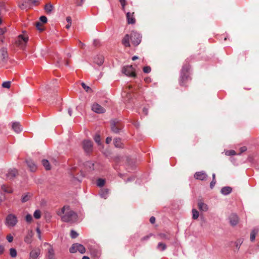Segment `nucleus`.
<instances>
[{"label": "nucleus", "instance_id": "7ed1b4c3", "mask_svg": "<svg viewBox=\"0 0 259 259\" xmlns=\"http://www.w3.org/2000/svg\"><path fill=\"white\" fill-rule=\"evenodd\" d=\"M28 40V37L27 35L20 34L18 36L15 43L17 46L23 49L25 47Z\"/></svg>", "mask_w": 259, "mask_h": 259}, {"label": "nucleus", "instance_id": "0eeeda50", "mask_svg": "<svg viewBox=\"0 0 259 259\" xmlns=\"http://www.w3.org/2000/svg\"><path fill=\"white\" fill-rule=\"evenodd\" d=\"M122 72L126 76L136 77L135 70L132 65L124 66L122 69Z\"/></svg>", "mask_w": 259, "mask_h": 259}, {"label": "nucleus", "instance_id": "4468645a", "mask_svg": "<svg viewBox=\"0 0 259 259\" xmlns=\"http://www.w3.org/2000/svg\"><path fill=\"white\" fill-rule=\"evenodd\" d=\"M130 40H131V35L127 34L122 39L121 44L125 47H130Z\"/></svg>", "mask_w": 259, "mask_h": 259}, {"label": "nucleus", "instance_id": "6ab92c4d", "mask_svg": "<svg viewBox=\"0 0 259 259\" xmlns=\"http://www.w3.org/2000/svg\"><path fill=\"white\" fill-rule=\"evenodd\" d=\"M230 224L234 226L236 225L238 223V218L235 214H232L229 217Z\"/></svg>", "mask_w": 259, "mask_h": 259}, {"label": "nucleus", "instance_id": "58836bf2", "mask_svg": "<svg viewBox=\"0 0 259 259\" xmlns=\"http://www.w3.org/2000/svg\"><path fill=\"white\" fill-rule=\"evenodd\" d=\"M11 81H5L2 83V87L4 88L9 89L11 87Z\"/></svg>", "mask_w": 259, "mask_h": 259}, {"label": "nucleus", "instance_id": "f03ea898", "mask_svg": "<svg viewBox=\"0 0 259 259\" xmlns=\"http://www.w3.org/2000/svg\"><path fill=\"white\" fill-rule=\"evenodd\" d=\"M191 60V58H187L182 66L179 78V84L181 86H187L188 81L191 79L189 73L190 70L189 63Z\"/></svg>", "mask_w": 259, "mask_h": 259}, {"label": "nucleus", "instance_id": "7c9ffc66", "mask_svg": "<svg viewBox=\"0 0 259 259\" xmlns=\"http://www.w3.org/2000/svg\"><path fill=\"white\" fill-rule=\"evenodd\" d=\"M166 248V245L162 242H159L157 245V249L160 251H164Z\"/></svg>", "mask_w": 259, "mask_h": 259}, {"label": "nucleus", "instance_id": "0e129e2a", "mask_svg": "<svg viewBox=\"0 0 259 259\" xmlns=\"http://www.w3.org/2000/svg\"><path fill=\"white\" fill-rule=\"evenodd\" d=\"M253 157L254 156L252 155H251V156H249L248 158V160L251 162L252 161H253Z\"/></svg>", "mask_w": 259, "mask_h": 259}, {"label": "nucleus", "instance_id": "4be33fe9", "mask_svg": "<svg viewBox=\"0 0 259 259\" xmlns=\"http://www.w3.org/2000/svg\"><path fill=\"white\" fill-rule=\"evenodd\" d=\"M48 250L47 254L48 259H54V251L53 247L50 245H49V247Z\"/></svg>", "mask_w": 259, "mask_h": 259}, {"label": "nucleus", "instance_id": "20e7f679", "mask_svg": "<svg viewBox=\"0 0 259 259\" xmlns=\"http://www.w3.org/2000/svg\"><path fill=\"white\" fill-rule=\"evenodd\" d=\"M69 251L71 253H75L78 251L81 254L85 252V247L81 244L74 243L72 245L71 247L69 248Z\"/></svg>", "mask_w": 259, "mask_h": 259}, {"label": "nucleus", "instance_id": "2eb2a0df", "mask_svg": "<svg viewBox=\"0 0 259 259\" xmlns=\"http://www.w3.org/2000/svg\"><path fill=\"white\" fill-rule=\"evenodd\" d=\"M18 175V171L16 169L14 168L10 169L8 171L6 174V178L7 179L12 180L13 179Z\"/></svg>", "mask_w": 259, "mask_h": 259}, {"label": "nucleus", "instance_id": "09e8293b", "mask_svg": "<svg viewBox=\"0 0 259 259\" xmlns=\"http://www.w3.org/2000/svg\"><path fill=\"white\" fill-rule=\"evenodd\" d=\"M39 20L42 23H46L47 22V18L45 16H42L40 17Z\"/></svg>", "mask_w": 259, "mask_h": 259}, {"label": "nucleus", "instance_id": "2f4dec72", "mask_svg": "<svg viewBox=\"0 0 259 259\" xmlns=\"http://www.w3.org/2000/svg\"><path fill=\"white\" fill-rule=\"evenodd\" d=\"M114 144L116 147L121 148L122 143L120 138H115L114 140Z\"/></svg>", "mask_w": 259, "mask_h": 259}, {"label": "nucleus", "instance_id": "bf43d9fd", "mask_svg": "<svg viewBox=\"0 0 259 259\" xmlns=\"http://www.w3.org/2000/svg\"><path fill=\"white\" fill-rule=\"evenodd\" d=\"M4 252V247L0 245V254H2Z\"/></svg>", "mask_w": 259, "mask_h": 259}, {"label": "nucleus", "instance_id": "f704fd0d", "mask_svg": "<svg viewBox=\"0 0 259 259\" xmlns=\"http://www.w3.org/2000/svg\"><path fill=\"white\" fill-rule=\"evenodd\" d=\"M192 218L194 220L197 219L199 216V213L196 209H192Z\"/></svg>", "mask_w": 259, "mask_h": 259}, {"label": "nucleus", "instance_id": "e2e57ef3", "mask_svg": "<svg viewBox=\"0 0 259 259\" xmlns=\"http://www.w3.org/2000/svg\"><path fill=\"white\" fill-rule=\"evenodd\" d=\"M61 62V58H60L58 57H57V65L60 66Z\"/></svg>", "mask_w": 259, "mask_h": 259}, {"label": "nucleus", "instance_id": "a878e982", "mask_svg": "<svg viewBox=\"0 0 259 259\" xmlns=\"http://www.w3.org/2000/svg\"><path fill=\"white\" fill-rule=\"evenodd\" d=\"M109 190L106 188L102 189L100 192V195L101 197L106 199L108 197Z\"/></svg>", "mask_w": 259, "mask_h": 259}, {"label": "nucleus", "instance_id": "de8ad7c7", "mask_svg": "<svg viewBox=\"0 0 259 259\" xmlns=\"http://www.w3.org/2000/svg\"><path fill=\"white\" fill-rule=\"evenodd\" d=\"M36 26L37 28L40 31H42L44 30V28L42 27L40 22H37L36 23Z\"/></svg>", "mask_w": 259, "mask_h": 259}, {"label": "nucleus", "instance_id": "774afa93", "mask_svg": "<svg viewBox=\"0 0 259 259\" xmlns=\"http://www.w3.org/2000/svg\"><path fill=\"white\" fill-rule=\"evenodd\" d=\"M71 25V24L68 23V24H67L66 25L65 27L66 29H68L70 27Z\"/></svg>", "mask_w": 259, "mask_h": 259}, {"label": "nucleus", "instance_id": "dca6fc26", "mask_svg": "<svg viewBox=\"0 0 259 259\" xmlns=\"http://www.w3.org/2000/svg\"><path fill=\"white\" fill-rule=\"evenodd\" d=\"M126 16L128 24H134L136 23V19L134 17V12H127Z\"/></svg>", "mask_w": 259, "mask_h": 259}, {"label": "nucleus", "instance_id": "412c9836", "mask_svg": "<svg viewBox=\"0 0 259 259\" xmlns=\"http://www.w3.org/2000/svg\"><path fill=\"white\" fill-rule=\"evenodd\" d=\"M157 236L162 240H169L171 239V235L169 233H159Z\"/></svg>", "mask_w": 259, "mask_h": 259}, {"label": "nucleus", "instance_id": "c85d7f7f", "mask_svg": "<svg viewBox=\"0 0 259 259\" xmlns=\"http://www.w3.org/2000/svg\"><path fill=\"white\" fill-rule=\"evenodd\" d=\"M258 230L257 229H254L250 233V239L251 241H253L255 238L256 235L258 233Z\"/></svg>", "mask_w": 259, "mask_h": 259}, {"label": "nucleus", "instance_id": "c756f323", "mask_svg": "<svg viewBox=\"0 0 259 259\" xmlns=\"http://www.w3.org/2000/svg\"><path fill=\"white\" fill-rule=\"evenodd\" d=\"M1 188L6 193H11L13 192L12 188L7 185H3L1 186Z\"/></svg>", "mask_w": 259, "mask_h": 259}, {"label": "nucleus", "instance_id": "393cba45", "mask_svg": "<svg viewBox=\"0 0 259 259\" xmlns=\"http://www.w3.org/2000/svg\"><path fill=\"white\" fill-rule=\"evenodd\" d=\"M33 237V233L32 232H29L25 237L24 241L27 244H30L32 242Z\"/></svg>", "mask_w": 259, "mask_h": 259}, {"label": "nucleus", "instance_id": "680f3d73", "mask_svg": "<svg viewBox=\"0 0 259 259\" xmlns=\"http://www.w3.org/2000/svg\"><path fill=\"white\" fill-rule=\"evenodd\" d=\"M66 21L69 24H71V18L70 16H68L66 17Z\"/></svg>", "mask_w": 259, "mask_h": 259}, {"label": "nucleus", "instance_id": "473e14b6", "mask_svg": "<svg viewBox=\"0 0 259 259\" xmlns=\"http://www.w3.org/2000/svg\"><path fill=\"white\" fill-rule=\"evenodd\" d=\"M42 164L44 165V166L45 167L46 170H50L51 169V165L50 164V163L48 160L46 159H43L42 160Z\"/></svg>", "mask_w": 259, "mask_h": 259}, {"label": "nucleus", "instance_id": "f3484780", "mask_svg": "<svg viewBox=\"0 0 259 259\" xmlns=\"http://www.w3.org/2000/svg\"><path fill=\"white\" fill-rule=\"evenodd\" d=\"M104 61V57L102 55H97L96 56L94 59L95 63L97 64L99 66H101L103 64Z\"/></svg>", "mask_w": 259, "mask_h": 259}, {"label": "nucleus", "instance_id": "f257e3e1", "mask_svg": "<svg viewBox=\"0 0 259 259\" xmlns=\"http://www.w3.org/2000/svg\"><path fill=\"white\" fill-rule=\"evenodd\" d=\"M57 213L64 222L73 224L78 220L77 214L67 205L64 206L58 210Z\"/></svg>", "mask_w": 259, "mask_h": 259}, {"label": "nucleus", "instance_id": "8fccbe9b", "mask_svg": "<svg viewBox=\"0 0 259 259\" xmlns=\"http://www.w3.org/2000/svg\"><path fill=\"white\" fill-rule=\"evenodd\" d=\"M81 86L82 87V88L87 91V92H88L90 90H91V88L87 86L83 82H82L81 83Z\"/></svg>", "mask_w": 259, "mask_h": 259}, {"label": "nucleus", "instance_id": "1a4fd4ad", "mask_svg": "<svg viewBox=\"0 0 259 259\" xmlns=\"http://www.w3.org/2000/svg\"><path fill=\"white\" fill-rule=\"evenodd\" d=\"M90 252L91 256L95 258H99L101 255V250L98 247L90 248Z\"/></svg>", "mask_w": 259, "mask_h": 259}, {"label": "nucleus", "instance_id": "a211bd4d", "mask_svg": "<svg viewBox=\"0 0 259 259\" xmlns=\"http://www.w3.org/2000/svg\"><path fill=\"white\" fill-rule=\"evenodd\" d=\"M8 55L7 51L6 49L3 48L0 50V58L2 62H6L7 60Z\"/></svg>", "mask_w": 259, "mask_h": 259}, {"label": "nucleus", "instance_id": "6e6552de", "mask_svg": "<svg viewBox=\"0 0 259 259\" xmlns=\"http://www.w3.org/2000/svg\"><path fill=\"white\" fill-rule=\"evenodd\" d=\"M82 146L85 152L90 153L93 150V142L90 140H84L82 143Z\"/></svg>", "mask_w": 259, "mask_h": 259}, {"label": "nucleus", "instance_id": "9b49d317", "mask_svg": "<svg viewBox=\"0 0 259 259\" xmlns=\"http://www.w3.org/2000/svg\"><path fill=\"white\" fill-rule=\"evenodd\" d=\"M195 179L200 181H205L207 180L208 176L203 171L196 172L194 176Z\"/></svg>", "mask_w": 259, "mask_h": 259}, {"label": "nucleus", "instance_id": "ea45409f", "mask_svg": "<svg viewBox=\"0 0 259 259\" xmlns=\"http://www.w3.org/2000/svg\"><path fill=\"white\" fill-rule=\"evenodd\" d=\"M236 152L233 150H227L225 152V155L227 156L234 155Z\"/></svg>", "mask_w": 259, "mask_h": 259}, {"label": "nucleus", "instance_id": "5fc2aeb1", "mask_svg": "<svg viewBox=\"0 0 259 259\" xmlns=\"http://www.w3.org/2000/svg\"><path fill=\"white\" fill-rule=\"evenodd\" d=\"M36 232L38 234V238L41 240V232L39 228H36Z\"/></svg>", "mask_w": 259, "mask_h": 259}, {"label": "nucleus", "instance_id": "13d9d810", "mask_svg": "<svg viewBox=\"0 0 259 259\" xmlns=\"http://www.w3.org/2000/svg\"><path fill=\"white\" fill-rule=\"evenodd\" d=\"M79 47L82 49H84V47H85V45L81 42L80 41H79Z\"/></svg>", "mask_w": 259, "mask_h": 259}, {"label": "nucleus", "instance_id": "f8f14e48", "mask_svg": "<svg viewBox=\"0 0 259 259\" xmlns=\"http://www.w3.org/2000/svg\"><path fill=\"white\" fill-rule=\"evenodd\" d=\"M40 249L38 247L33 248L29 253V256L31 259H36L40 254Z\"/></svg>", "mask_w": 259, "mask_h": 259}, {"label": "nucleus", "instance_id": "9d476101", "mask_svg": "<svg viewBox=\"0 0 259 259\" xmlns=\"http://www.w3.org/2000/svg\"><path fill=\"white\" fill-rule=\"evenodd\" d=\"M92 110L94 112L99 114L104 113L106 111V110L104 108L97 103H94L93 104Z\"/></svg>", "mask_w": 259, "mask_h": 259}, {"label": "nucleus", "instance_id": "79ce46f5", "mask_svg": "<svg viewBox=\"0 0 259 259\" xmlns=\"http://www.w3.org/2000/svg\"><path fill=\"white\" fill-rule=\"evenodd\" d=\"M70 236L72 238H75L77 237L78 234L74 230H71L70 232Z\"/></svg>", "mask_w": 259, "mask_h": 259}, {"label": "nucleus", "instance_id": "a19ab883", "mask_svg": "<svg viewBox=\"0 0 259 259\" xmlns=\"http://www.w3.org/2000/svg\"><path fill=\"white\" fill-rule=\"evenodd\" d=\"M119 2L122 6V9L123 11H125V7L126 4V0H119Z\"/></svg>", "mask_w": 259, "mask_h": 259}, {"label": "nucleus", "instance_id": "423d86ee", "mask_svg": "<svg viewBox=\"0 0 259 259\" xmlns=\"http://www.w3.org/2000/svg\"><path fill=\"white\" fill-rule=\"evenodd\" d=\"M17 222V218L13 214H9L6 219V224L9 227L15 226Z\"/></svg>", "mask_w": 259, "mask_h": 259}, {"label": "nucleus", "instance_id": "ddd939ff", "mask_svg": "<svg viewBox=\"0 0 259 259\" xmlns=\"http://www.w3.org/2000/svg\"><path fill=\"white\" fill-rule=\"evenodd\" d=\"M111 126L112 131L116 134L119 133L121 128L120 124L114 120L111 121Z\"/></svg>", "mask_w": 259, "mask_h": 259}, {"label": "nucleus", "instance_id": "052dcab7", "mask_svg": "<svg viewBox=\"0 0 259 259\" xmlns=\"http://www.w3.org/2000/svg\"><path fill=\"white\" fill-rule=\"evenodd\" d=\"M112 141V138L111 137H107L106 139V143L107 144H109Z\"/></svg>", "mask_w": 259, "mask_h": 259}, {"label": "nucleus", "instance_id": "cd10ccee", "mask_svg": "<svg viewBox=\"0 0 259 259\" xmlns=\"http://www.w3.org/2000/svg\"><path fill=\"white\" fill-rule=\"evenodd\" d=\"M53 9V6L51 3L47 4L45 7V10L47 14H51Z\"/></svg>", "mask_w": 259, "mask_h": 259}, {"label": "nucleus", "instance_id": "c03bdc74", "mask_svg": "<svg viewBox=\"0 0 259 259\" xmlns=\"http://www.w3.org/2000/svg\"><path fill=\"white\" fill-rule=\"evenodd\" d=\"M143 70L144 73H148L151 71V69L149 66H145L143 68Z\"/></svg>", "mask_w": 259, "mask_h": 259}, {"label": "nucleus", "instance_id": "864d4df0", "mask_svg": "<svg viewBox=\"0 0 259 259\" xmlns=\"http://www.w3.org/2000/svg\"><path fill=\"white\" fill-rule=\"evenodd\" d=\"M7 239L9 242H11L13 240V237L10 235L7 236Z\"/></svg>", "mask_w": 259, "mask_h": 259}, {"label": "nucleus", "instance_id": "6e6d98bb", "mask_svg": "<svg viewBox=\"0 0 259 259\" xmlns=\"http://www.w3.org/2000/svg\"><path fill=\"white\" fill-rule=\"evenodd\" d=\"M235 243H236V249H239V248H240V247L241 246V242H240V241H239L236 242Z\"/></svg>", "mask_w": 259, "mask_h": 259}, {"label": "nucleus", "instance_id": "4d7b16f0", "mask_svg": "<svg viewBox=\"0 0 259 259\" xmlns=\"http://www.w3.org/2000/svg\"><path fill=\"white\" fill-rule=\"evenodd\" d=\"M150 222L153 224L155 223V218L154 217H151L150 218Z\"/></svg>", "mask_w": 259, "mask_h": 259}, {"label": "nucleus", "instance_id": "49530a36", "mask_svg": "<svg viewBox=\"0 0 259 259\" xmlns=\"http://www.w3.org/2000/svg\"><path fill=\"white\" fill-rule=\"evenodd\" d=\"M86 165L89 166L91 170L94 169V163H93L91 162L88 161L87 162Z\"/></svg>", "mask_w": 259, "mask_h": 259}, {"label": "nucleus", "instance_id": "e433bc0d", "mask_svg": "<svg viewBox=\"0 0 259 259\" xmlns=\"http://www.w3.org/2000/svg\"><path fill=\"white\" fill-rule=\"evenodd\" d=\"M10 254L11 257H15L17 256V251L15 248H11L10 249Z\"/></svg>", "mask_w": 259, "mask_h": 259}, {"label": "nucleus", "instance_id": "bb28decb", "mask_svg": "<svg viewBox=\"0 0 259 259\" xmlns=\"http://www.w3.org/2000/svg\"><path fill=\"white\" fill-rule=\"evenodd\" d=\"M12 128L17 133L21 131V125L18 122H14L12 124Z\"/></svg>", "mask_w": 259, "mask_h": 259}, {"label": "nucleus", "instance_id": "a18cd8bd", "mask_svg": "<svg viewBox=\"0 0 259 259\" xmlns=\"http://www.w3.org/2000/svg\"><path fill=\"white\" fill-rule=\"evenodd\" d=\"M30 196L28 195H25L22 198V202H25L29 199Z\"/></svg>", "mask_w": 259, "mask_h": 259}, {"label": "nucleus", "instance_id": "37998d69", "mask_svg": "<svg viewBox=\"0 0 259 259\" xmlns=\"http://www.w3.org/2000/svg\"><path fill=\"white\" fill-rule=\"evenodd\" d=\"M25 219L26 222H27L28 223H31L32 220V215L30 214H27L25 217Z\"/></svg>", "mask_w": 259, "mask_h": 259}, {"label": "nucleus", "instance_id": "603ef678", "mask_svg": "<svg viewBox=\"0 0 259 259\" xmlns=\"http://www.w3.org/2000/svg\"><path fill=\"white\" fill-rule=\"evenodd\" d=\"M215 183H216V180H212V181L210 182V188L211 189H212L214 187Z\"/></svg>", "mask_w": 259, "mask_h": 259}, {"label": "nucleus", "instance_id": "39448f33", "mask_svg": "<svg viewBox=\"0 0 259 259\" xmlns=\"http://www.w3.org/2000/svg\"><path fill=\"white\" fill-rule=\"evenodd\" d=\"M131 37L132 43L135 46H137L141 42L142 36L137 32L132 31L131 34Z\"/></svg>", "mask_w": 259, "mask_h": 259}, {"label": "nucleus", "instance_id": "69168bd1", "mask_svg": "<svg viewBox=\"0 0 259 259\" xmlns=\"http://www.w3.org/2000/svg\"><path fill=\"white\" fill-rule=\"evenodd\" d=\"M143 112L145 115H147L148 114V109L146 108H144L143 109Z\"/></svg>", "mask_w": 259, "mask_h": 259}, {"label": "nucleus", "instance_id": "5701e85b", "mask_svg": "<svg viewBox=\"0 0 259 259\" xmlns=\"http://www.w3.org/2000/svg\"><path fill=\"white\" fill-rule=\"evenodd\" d=\"M198 206L199 209L203 211H206L208 209L207 205L201 201H199L198 202Z\"/></svg>", "mask_w": 259, "mask_h": 259}, {"label": "nucleus", "instance_id": "c9c22d12", "mask_svg": "<svg viewBox=\"0 0 259 259\" xmlns=\"http://www.w3.org/2000/svg\"><path fill=\"white\" fill-rule=\"evenodd\" d=\"M35 219H39L41 217V211L39 210H36L33 214Z\"/></svg>", "mask_w": 259, "mask_h": 259}, {"label": "nucleus", "instance_id": "72a5a7b5", "mask_svg": "<svg viewBox=\"0 0 259 259\" xmlns=\"http://www.w3.org/2000/svg\"><path fill=\"white\" fill-rule=\"evenodd\" d=\"M105 184V180L103 179H99L97 181V185L98 186L101 187H103Z\"/></svg>", "mask_w": 259, "mask_h": 259}, {"label": "nucleus", "instance_id": "aec40b11", "mask_svg": "<svg viewBox=\"0 0 259 259\" xmlns=\"http://www.w3.org/2000/svg\"><path fill=\"white\" fill-rule=\"evenodd\" d=\"M26 163L31 171L34 172L37 170V167L36 165L31 160H27Z\"/></svg>", "mask_w": 259, "mask_h": 259}, {"label": "nucleus", "instance_id": "4c0bfd02", "mask_svg": "<svg viewBox=\"0 0 259 259\" xmlns=\"http://www.w3.org/2000/svg\"><path fill=\"white\" fill-rule=\"evenodd\" d=\"M95 141L99 145H101V137L99 134H96L94 137Z\"/></svg>", "mask_w": 259, "mask_h": 259}, {"label": "nucleus", "instance_id": "338daca9", "mask_svg": "<svg viewBox=\"0 0 259 259\" xmlns=\"http://www.w3.org/2000/svg\"><path fill=\"white\" fill-rule=\"evenodd\" d=\"M68 114H69V115L70 116H71V115H72V109H71V108H69V109H68Z\"/></svg>", "mask_w": 259, "mask_h": 259}, {"label": "nucleus", "instance_id": "b1692460", "mask_svg": "<svg viewBox=\"0 0 259 259\" xmlns=\"http://www.w3.org/2000/svg\"><path fill=\"white\" fill-rule=\"evenodd\" d=\"M232 189L231 187L227 186L223 187L221 190V192L222 194L226 195L231 193Z\"/></svg>", "mask_w": 259, "mask_h": 259}, {"label": "nucleus", "instance_id": "3c124183", "mask_svg": "<svg viewBox=\"0 0 259 259\" xmlns=\"http://www.w3.org/2000/svg\"><path fill=\"white\" fill-rule=\"evenodd\" d=\"M7 31L6 27L0 28V35L4 34Z\"/></svg>", "mask_w": 259, "mask_h": 259}]
</instances>
